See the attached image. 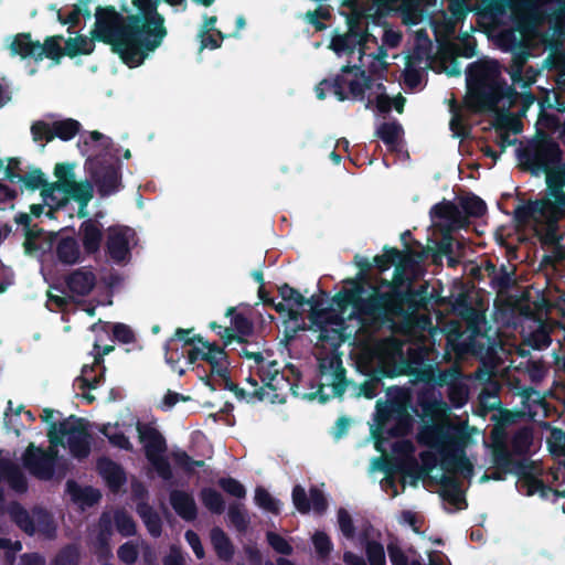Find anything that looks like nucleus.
<instances>
[{
    "label": "nucleus",
    "mask_w": 565,
    "mask_h": 565,
    "mask_svg": "<svg viewBox=\"0 0 565 565\" xmlns=\"http://www.w3.org/2000/svg\"><path fill=\"white\" fill-rule=\"evenodd\" d=\"M134 8L136 12L129 13L126 6L120 11L114 6H97L89 36L77 34L64 40L66 56L90 55L95 43L100 42L109 45L128 67L140 66L159 47L163 31L160 20L150 15L152 10L143 0H134Z\"/></svg>",
    "instance_id": "1"
},
{
    "label": "nucleus",
    "mask_w": 565,
    "mask_h": 565,
    "mask_svg": "<svg viewBox=\"0 0 565 565\" xmlns=\"http://www.w3.org/2000/svg\"><path fill=\"white\" fill-rule=\"evenodd\" d=\"M384 284L388 290L382 291L380 287L372 286L371 292L362 296L359 321L365 327L380 329L393 326L398 318L407 319L420 310H428L434 299L433 289L426 281L417 288L407 286L405 289L387 281Z\"/></svg>",
    "instance_id": "2"
},
{
    "label": "nucleus",
    "mask_w": 565,
    "mask_h": 565,
    "mask_svg": "<svg viewBox=\"0 0 565 565\" xmlns=\"http://www.w3.org/2000/svg\"><path fill=\"white\" fill-rule=\"evenodd\" d=\"M467 104L473 113L494 111L500 102L515 106L518 90L501 77V66L494 60H479L466 70Z\"/></svg>",
    "instance_id": "3"
},
{
    "label": "nucleus",
    "mask_w": 565,
    "mask_h": 565,
    "mask_svg": "<svg viewBox=\"0 0 565 565\" xmlns=\"http://www.w3.org/2000/svg\"><path fill=\"white\" fill-rule=\"evenodd\" d=\"M467 435L462 427L449 420L424 425L417 435L420 445L435 449L440 456V467L448 473L471 478L473 466L465 452Z\"/></svg>",
    "instance_id": "4"
},
{
    "label": "nucleus",
    "mask_w": 565,
    "mask_h": 565,
    "mask_svg": "<svg viewBox=\"0 0 565 565\" xmlns=\"http://www.w3.org/2000/svg\"><path fill=\"white\" fill-rule=\"evenodd\" d=\"M193 329L178 328L174 334L164 344V359L174 372L180 375L184 374L183 369H178V364L183 356V353H178V348L174 345L178 341H183V345H192L194 343L201 344V348L192 347L186 351V361L189 364H194L198 361H204L211 366V374L217 376H225L228 373V355L225 347H220L216 342H209L200 334L189 337Z\"/></svg>",
    "instance_id": "5"
},
{
    "label": "nucleus",
    "mask_w": 565,
    "mask_h": 565,
    "mask_svg": "<svg viewBox=\"0 0 565 565\" xmlns=\"http://www.w3.org/2000/svg\"><path fill=\"white\" fill-rule=\"evenodd\" d=\"M518 158L523 170L533 175L551 173L562 161L563 151L556 140L544 131H540L525 147L518 149Z\"/></svg>",
    "instance_id": "6"
},
{
    "label": "nucleus",
    "mask_w": 565,
    "mask_h": 565,
    "mask_svg": "<svg viewBox=\"0 0 565 565\" xmlns=\"http://www.w3.org/2000/svg\"><path fill=\"white\" fill-rule=\"evenodd\" d=\"M49 441L52 446H65L64 438L71 455L78 459H85L90 454L92 436L88 431L87 420L71 415L58 423H52L47 430Z\"/></svg>",
    "instance_id": "7"
},
{
    "label": "nucleus",
    "mask_w": 565,
    "mask_h": 565,
    "mask_svg": "<svg viewBox=\"0 0 565 565\" xmlns=\"http://www.w3.org/2000/svg\"><path fill=\"white\" fill-rule=\"evenodd\" d=\"M21 459L29 473L39 480L47 481L55 476L64 478L68 471L67 461L60 458L58 450L52 445L47 449H43L31 443Z\"/></svg>",
    "instance_id": "8"
},
{
    "label": "nucleus",
    "mask_w": 565,
    "mask_h": 565,
    "mask_svg": "<svg viewBox=\"0 0 565 565\" xmlns=\"http://www.w3.org/2000/svg\"><path fill=\"white\" fill-rule=\"evenodd\" d=\"M322 84L332 87V93L339 102H363L365 92L373 88V78L361 66L344 65L333 78L322 79Z\"/></svg>",
    "instance_id": "9"
},
{
    "label": "nucleus",
    "mask_w": 565,
    "mask_h": 565,
    "mask_svg": "<svg viewBox=\"0 0 565 565\" xmlns=\"http://www.w3.org/2000/svg\"><path fill=\"white\" fill-rule=\"evenodd\" d=\"M139 440L143 445L145 455L157 475L164 481H171L173 472L167 457L163 456L167 450V443L161 433L147 424H137Z\"/></svg>",
    "instance_id": "10"
},
{
    "label": "nucleus",
    "mask_w": 565,
    "mask_h": 565,
    "mask_svg": "<svg viewBox=\"0 0 565 565\" xmlns=\"http://www.w3.org/2000/svg\"><path fill=\"white\" fill-rule=\"evenodd\" d=\"M82 125L73 118L54 120L52 122L45 120H35L32 122L30 131L34 142H42V149L45 143L53 141L55 138L62 141L72 140L79 131Z\"/></svg>",
    "instance_id": "11"
},
{
    "label": "nucleus",
    "mask_w": 565,
    "mask_h": 565,
    "mask_svg": "<svg viewBox=\"0 0 565 565\" xmlns=\"http://www.w3.org/2000/svg\"><path fill=\"white\" fill-rule=\"evenodd\" d=\"M483 338L477 323H469L468 331L456 330L447 337V344L458 356L482 355L484 343L479 340Z\"/></svg>",
    "instance_id": "12"
},
{
    "label": "nucleus",
    "mask_w": 565,
    "mask_h": 565,
    "mask_svg": "<svg viewBox=\"0 0 565 565\" xmlns=\"http://www.w3.org/2000/svg\"><path fill=\"white\" fill-rule=\"evenodd\" d=\"M291 498L295 508L301 514H307L312 509L316 514L322 515L328 509V500L323 491L317 487L310 488L308 497L303 487L296 484Z\"/></svg>",
    "instance_id": "13"
},
{
    "label": "nucleus",
    "mask_w": 565,
    "mask_h": 565,
    "mask_svg": "<svg viewBox=\"0 0 565 565\" xmlns=\"http://www.w3.org/2000/svg\"><path fill=\"white\" fill-rule=\"evenodd\" d=\"M130 231L127 226L108 227L106 239V253L116 264L126 262L130 256L129 239L127 233Z\"/></svg>",
    "instance_id": "14"
},
{
    "label": "nucleus",
    "mask_w": 565,
    "mask_h": 565,
    "mask_svg": "<svg viewBox=\"0 0 565 565\" xmlns=\"http://www.w3.org/2000/svg\"><path fill=\"white\" fill-rule=\"evenodd\" d=\"M492 461L498 470L503 473L514 472L519 477H524L532 468V461L527 459L514 460L512 452L508 449L505 444H495L492 449Z\"/></svg>",
    "instance_id": "15"
},
{
    "label": "nucleus",
    "mask_w": 565,
    "mask_h": 565,
    "mask_svg": "<svg viewBox=\"0 0 565 565\" xmlns=\"http://www.w3.org/2000/svg\"><path fill=\"white\" fill-rule=\"evenodd\" d=\"M347 23L349 26L348 33L332 39L331 47L337 53H354L356 45L362 44L366 35L361 29L360 15L353 14L348 17Z\"/></svg>",
    "instance_id": "16"
},
{
    "label": "nucleus",
    "mask_w": 565,
    "mask_h": 565,
    "mask_svg": "<svg viewBox=\"0 0 565 565\" xmlns=\"http://www.w3.org/2000/svg\"><path fill=\"white\" fill-rule=\"evenodd\" d=\"M92 178L97 185L100 196H109L121 188V173L115 164H100L93 172Z\"/></svg>",
    "instance_id": "17"
},
{
    "label": "nucleus",
    "mask_w": 565,
    "mask_h": 565,
    "mask_svg": "<svg viewBox=\"0 0 565 565\" xmlns=\"http://www.w3.org/2000/svg\"><path fill=\"white\" fill-rule=\"evenodd\" d=\"M94 355L93 364H85L82 367V373L76 377L75 383L79 390H94L102 381H104L105 365L104 356L98 351L92 352Z\"/></svg>",
    "instance_id": "18"
},
{
    "label": "nucleus",
    "mask_w": 565,
    "mask_h": 565,
    "mask_svg": "<svg viewBox=\"0 0 565 565\" xmlns=\"http://www.w3.org/2000/svg\"><path fill=\"white\" fill-rule=\"evenodd\" d=\"M96 275L92 267H81L74 269L65 277V284L68 290L77 296L89 295L96 286Z\"/></svg>",
    "instance_id": "19"
},
{
    "label": "nucleus",
    "mask_w": 565,
    "mask_h": 565,
    "mask_svg": "<svg viewBox=\"0 0 565 565\" xmlns=\"http://www.w3.org/2000/svg\"><path fill=\"white\" fill-rule=\"evenodd\" d=\"M78 235L86 255L99 252L103 242V225L93 218L85 220L79 225Z\"/></svg>",
    "instance_id": "20"
},
{
    "label": "nucleus",
    "mask_w": 565,
    "mask_h": 565,
    "mask_svg": "<svg viewBox=\"0 0 565 565\" xmlns=\"http://www.w3.org/2000/svg\"><path fill=\"white\" fill-rule=\"evenodd\" d=\"M420 459L424 467H420L415 457H407L397 463L396 470L403 476L412 477L414 479L413 484H416L417 480L424 475H427L436 466V457L430 452H420Z\"/></svg>",
    "instance_id": "21"
},
{
    "label": "nucleus",
    "mask_w": 565,
    "mask_h": 565,
    "mask_svg": "<svg viewBox=\"0 0 565 565\" xmlns=\"http://www.w3.org/2000/svg\"><path fill=\"white\" fill-rule=\"evenodd\" d=\"M97 471L113 492H118L127 481L124 468L110 458H99L97 460Z\"/></svg>",
    "instance_id": "22"
},
{
    "label": "nucleus",
    "mask_w": 565,
    "mask_h": 565,
    "mask_svg": "<svg viewBox=\"0 0 565 565\" xmlns=\"http://www.w3.org/2000/svg\"><path fill=\"white\" fill-rule=\"evenodd\" d=\"M440 484L439 495L458 510L467 509L468 503L461 489V482L455 476L441 475L438 479Z\"/></svg>",
    "instance_id": "23"
},
{
    "label": "nucleus",
    "mask_w": 565,
    "mask_h": 565,
    "mask_svg": "<svg viewBox=\"0 0 565 565\" xmlns=\"http://www.w3.org/2000/svg\"><path fill=\"white\" fill-rule=\"evenodd\" d=\"M170 504L175 513L186 522H192L198 518V507L192 494L183 490H171Z\"/></svg>",
    "instance_id": "24"
},
{
    "label": "nucleus",
    "mask_w": 565,
    "mask_h": 565,
    "mask_svg": "<svg viewBox=\"0 0 565 565\" xmlns=\"http://www.w3.org/2000/svg\"><path fill=\"white\" fill-rule=\"evenodd\" d=\"M40 47V41H33L30 32L15 34L8 46L11 56H20L22 60L33 58L36 62H39Z\"/></svg>",
    "instance_id": "25"
},
{
    "label": "nucleus",
    "mask_w": 565,
    "mask_h": 565,
    "mask_svg": "<svg viewBox=\"0 0 565 565\" xmlns=\"http://www.w3.org/2000/svg\"><path fill=\"white\" fill-rule=\"evenodd\" d=\"M348 282L352 284V288L342 289L333 296L332 301L342 311L345 310L349 306H352L353 313L359 320V307L360 301L362 300V295L364 292V287L359 280L350 279Z\"/></svg>",
    "instance_id": "26"
},
{
    "label": "nucleus",
    "mask_w": 565,
    "mask_h": 565,
    "mask_svg": "<svg viewBox=\"0 0 565 565\" xmlns=\"http://www.w3.org/2000/svg\"><path fill=\"white\" fill-rule=\"evenodd\" d=\"M54 253L57 262L66 266H72L83 260L78 242L73 236L60 238L55 245Z\"/></svg>",
    "instance_id": "27"
},
{
    "label": "nucleus",
    "mask_w": 565,
    "mask_h": 565,
    "mask_svg": "<svg viewBox=\"0 0 565 565\" xmlns=\"http://www.w3.org/2000/svg\"><path fill=\"white\" fill-rule=\"evenodd\" d=\"M226 317H231V324L234 332L233 342L247 343L246 337H250L254 333V323L242 312H237L235 307H228Z\"/></svg>",
    "instance_id": "28"
},
{
    "label": "nucleus",
    "mask_w": 565,
    "mask_h": 565,
    "mask_svg": "<svg viewBox=\"0 0 565 565\" xmlns=\"http://www.w3.org/2000/svg\"><path fill=\"white\" fill-rule=\"evenodd\" d=\"M56 186H64L65 198L73 199L78 205L87 206L94 195V189L88 181L76 182H55Z\"/></svg>",
    "instance_id": "29"
},
{
    "label": "nucleus",
    "mask_w": 565,
    "mask_h": 565,
    "mask_svg": "<svg viewBox=\"0 0 565 565\" xmlns=\"http://www.w3.org/2000/svg\"><path fill=\"white\" fill-rule=\"evenodd\" d=\"M136 512L141 518L148 533L157 539L162 534V520L157 511L146 501L138 502Z\"/></svg>",
    "instance_id": "30"
},
{
    "label": "nucleus",
    "mask_w": 565,
    "mask_h": 565,
    "mask_svg": "<svg viewBox=\"0 0 565 565\" xmlns=\"http://www.w3.org/2000/svg\"><path fill=\"white\" fill-rule=\"evenodd\" d=\"M417 405L422 409V416L435 419L443 416L447 411V404L438 399L434 393L422 392L417 396Z\"/></svg>",
    "instance_id": "31"
},
{
    "label": "nucleus",
    "mask_w": 565,
    "mask_h": 565,
    "mask_svg": "<svg viewBox=\"0 0 565 565\" xmlns=\"http://www.w3.org/2000/svg\"><path fill=\"white\" fill-rule=\"evenodd\" d=\"M430 217L448 221L452 224L462 226L465 217L460 209L451 201L444 200L430 209Z\"/></svg>",
    "instance_id": "32"
},
{
    "label": "nucleus",
    "mask_w": 565,
    "mask_h": 565,
    "mask_svg": "<svg viewBox=\"0 0 565 565\" xmlns=\"http://www.w3.org/2000/svg\"><path fill=\"white\" fill-rule=\"evenodd\" d=\"M63 41L64 36L61 34L46 36L39 49L38 61H42L46 57L55 64H60L62 57L66 56L65 46H61V42Z\"/></svg>",
    "instance_id": "33"
},
{
    "label": "nucleus",
    "mask_w": 565,
    "mask_h": 565,
    "mask_svg": "<svg viewBox=\"0 0 565 565\" xmlns=\"http://www.w3.org/2000/svg\"><path fill=\"white\" fill-rule=\"evenodd\" d=\"M211 543L218 558L228 562L233 558L234 546L227 534L218 526L211 530Z\"/></svg>",
    "instance_id": "34"
},
{
    "label": "nucleus",
    "mask_w": 565,
    "mask_h": 565,
    "mask_svg": "<svg viewBox=\"0 0 565 565\" xmlns=\"http://www.w3.org/2000/svg\"><path fill=\"white\" fill-rule=\"evenodd\" d=\"M9 514L11 520L21 531L30 536L35 534L33 511L30 513L20 503H13L9 509Z\"/></svg>",
    "instance_id": "35"
},
{
    "label": "nucleus",
    "mask_w": 565,
    "mask_h": 565,
    "mask_svg": "<svg viewBox=\"0 0 565 565\" xmlns=\"http://www.w3.org/2000/svg\"><path fill=\"white\" fill-rule=\"evenodd\" d=\"M33 520L35 525V533H40L46 539H53L56 533V525L52 514L44 508H33Z\"/></svg>",
    "instance_id": "36"
},
{
    "label": "nucleus",
    "mask_w": 565,
    "mask_h": 565,
    "mask_svg": "<svg viewBox=\"0 0 565 565\" xmlns=\"http://www.w3.org/2000/svg\"><path fill=\"white\" fill-rule=\"evenodd\" d=\"M533 444V430L529 426H522L511 437V452L515 456H526Z\"/></svg>",
    "instance_id": "37"
},
{
    "label": "nucleus",
    "mask_w": 565,
    "mask_h": 565,
    "mask_svg": "<svg viewBox=\"0 0 565 565\" xmlns=\"http://www.w3.org/2000/svg\"><path fill=\"white\" fill-rule=\"evenodd\" d=\"M534 204L537 218H544L547 225H557L558 221L564 215V212L559 210L555 203H552V200L548 198L535 200Z\"/></svg>",
    "instance_id": "38"
},
{
    "label": "nucleus",
    "mask_w": 565,
    "mask_h": 565,
    "mask_svg": "<svg viewBox=\"0 0 565 565\" xmlns=\"http://www.w3.org/2000/svg\"><path fill=\"white\" fill-rule=\"evenodd\" d=\"M2 475L9 482L10 487L17 492L23 493L28 490V481L21 469L12 463L2 465Z\"/></svg>",
    "instance_id": "39"
},
{
    "label": "nucleus",
    "mask_w": 565,
    "mask_h": 565,
    "mask_svg": "<svg viewBox=\"0 0 565 565\" xmlns=\"http://www.w3.org/2000/svg\"><path fill=\"white\" fill-rule=\"evenodd\" d=\"M41 196L46 205L55 206V210H60L67 204V198L64 194V186H56L55 182H46L41 190Z\"/></svg>",
    "instance_id": "40"
},
{
    "label": "nucleus",
    "mask_w": 565,
    "mask_h": 565,
    "mask_svg": "<svg viewBox=\"0 0 565 565\" xmlns=\"http://www.w3.org/2000/svg\"><path fill=\"white\" fill-rule=\"evenodd\" d=\"M200 499L203 505L214 514H222L225 511V501L222 494L213 488H202Z\"/></svg>",
    "instance_id": "41"
},
{
    "label": "nucleus",
    "mask_w": 565,
    "mask_h": 565,
    "mask_svg": "<svg viewBox=\"0 0 565 565\" xmlns=\"http://www.w3.org/2000/svg\"><path fill=\"white\" fill-rule=\"evenodd\" d=\"M403 128L397 121L383 122L376 129V136L390 148L394 149L397 143Z\"/></svg>",
    "instance_id": "42"
},
{
    "label": "nucleus",
    "mask_w": 565,
    "mask_h": 565,
    "mask_svg": "<svg viewBox=\"0 0 565 565\" xmlns=\"http://www.w3.org/2000/svg\"><path fill=\"white\" fill-rule=\"evenodd\" d=\"M319 373L321 376H330L331 381H347L345 369L342 366L340 358L333 356L319 363Z\"/></svg>",
    "instance_id": "43"
},
{
    "label": "nucleus",
    "mask_w": 565,
    "mask_h": 565,
    "mask_svg": "<svg viewBox=\"0 0 565 565\" xmlns=\"http://www.w3.org/2000/svg\"><path fill=\"white\" fill-rule=\"evenodd\" d=\"M386 395L390 407H392L395 412L408 409L411 403L409 390L398 386H391L387 388Z\"/></svg>",
    "instance_id": "44"
},
{
    "label": "nucleus",
    "mask_w": 565,
    "mask_h": 565,
    "mask_svg": "<svg viewBox=\"0 0 565 565\" xmlns=\"http://www.w3.org/2000/svg\"><path fill=\"white\" fill-rule=\"evenodd\" d=\"M66 486L67 490L76 500H81L89 507L96 504L100 499V492L92 487L82 489L74 480H68Z\"/></svg>",
    "instance_id": "45"
},
{
    "label": "nucleus",
    "mask_w": 565,
    "mask_h": 565,
    "mask_svg": "<svg viewBox=\"0 0 565 565\" xmlns=\"http://www.w3.org/2000/svg\"><path fill=\"white\" fill-rule=\"evenodd\" d=\"M116 530L124 537L137 534V525L134 518L126 510H118L114 514Z\"/></svg>",
    "instance_id": "46"
},
{
    "label": "nucleus",
    "mask_w": 565,
    "mask_h": 565,
    "mask_svg": "<svg viewBox=\"0 0 565 565\" xmlns=\"http://www.w3.org/2000/svg\"><path fill=\"white\" fill-rule=\"evenodd\" d=\"M395 422L394 426L388 429V435L392 437H403L406 436L413 427V418L408 413V409L396 411L395 417L393 418Z\"/></svg>",
    "instance_id": "47"
},
{
    "label": "nucleus",
    "mask_w": 565,
    "mask_h": 565,
    "mask_svg": "<svg viewBox=\"0 0 565 565\" xmlns=\"http://www.w3.org/2000/svg\"><path fill=\"white\" fill-rule=\"evenodd\" d=\"M258 297L265 306L271 307L276 312L280 315L286 313L290 320L298 319L299 312L297 310H295L294 308H288V306L284 302H276L275 299L270 297L269 292L265 289V287L258 288Z\"/></svg>",
    "instance_id": "48"
},
{
    "label": "nucleus",
    "mask_w": 565,
    "mask_h": 565,
    "mask_svg": "<svg viewBox=\"0 0 565 565\" xmlns=\"http://www.w3.org/2000/svg\"><path fill=\"white\" fill-rule=\"evenodd\" d=\"M460 206L465 214L470 217H481L487 212L486 202L476 194L462 198L460 200Z\"/></svg>",
    "instance_id": "49"
},
{
    "label": "nucleus",
    "mask_w": 565,
    "mask_h": 565,
    "mask_svg": "<svg viewBox=\"0 0 565 565\" xmlns=\"http://www.w3.org/2000/svg\"><path fill=\"white\" fill-rule=\"evenodd\" d=\"M81 553L75 544L62 547L52 561L51 565H79Z\"/></svg>",
    "instance_id": "50"
},
{
    "label": "nucleus",
    "mask_w": 565,
    "mask_h": 565,
    "mask_svg": "<svg viewBox=\"0 0 565 565\" xmlns=\"http://www.w3.org/2000/svg\"><path fill=\"white\" fill-rule=\"evenodd\" d=\"M255 503L273 514L280 513V502L275 499L264 487L258 486L255 489Z\"/></svg>",
    "instance_id": "51"
},
{
    "label": "nucleus",
    "mask_w": 565,
    "mask_h": 565,
    "mask_svg": "<svg viewBox=\"0 0 565 565\" xmlns=\"http://www.w3.org/2000/svg\"><path fill=\"white\" fill-rule=\"evenodd\" d=\"M228 520L234 525V527L241 533L245 532L249 524V518L246 511L238 503L230 504Z\"/></svg>",
    "instance_id": "52"
},
{
    "label": "nucleus",
    "mask_w": 565,
    "mask_h": 565,
    "mask_svg": "<svg viewBox=\"0 0 565 565\" xmlns=\"http://www.w3.org/2000/svg\"><path fill=\"white\" fill-rule=\"evenodd\" d=\"M278 295L281 297L284 303L286 302L289 307H302L307 299L300 294L299 290L291 287L287 282L278 287Z\"/></svg>",
    "instance_id": "53"
},
{
    "label": "nucleus",
    "mask_w": 565,
    "mask_h": 565,
    "mask_svg": "<svg viewBox=\"0 0 565 565\" xmlns=\"http://www.w3.org/2000/svg\"><path fill=\"white\" fill-rule=\"evenodd\" d=\"M19 182H22L28 190L35 191L39 189L42 190L47 180L41 169L34 168L26 174H21Z\"/></svg>",
    "instance_id": "54"
},
{
    "label": "nucleus",
    "mask_w": 565,
    "mask_h": 565,
    "mask_svg": "<svg viewBox=\"0 0 565 565\" xmlns=\"http://www.w3.org/2000/svg\"><path fill=\"white\" fill-rule=\"evenodd\" d=\"M365 553L370 565H386L385 551L377 541H367Z\"/></svg>",
    "instance_id": "55"
},
{
    "label": "nucleus",
    "mask_w": 565,
    "mask_h": 565,
    "mask_svg": "<svg viewBox=\"0 0 565 565\" xmlns=\"http://www.w3.org/2000/svg\"><path fill=\"white\" fill-rule=\"evenodd\" d=\"M331 13L328 7L319 6L315 10L307 11L305 14V19L308 23L315 26L317 31H322L326 29V24L320 20H329Z\"/></svg>",
    "instance_id": "56"
},
{
    "label": "nucleus",
    "mask_w": 565,
    "mask_h": 565,
    "mask_svg": "<svg viewBox=\"0 0 565 565\" xmlns=\"http://www.w3.org/2000/svg\"><path fill=\"white\" fill-rule=\"evenodd\" d=\"M217 484L223 491L234 498L243 499L246 497L245 487L238 480L232 477L220 478Z\"/></svg>",
    "instance_id": "57"
},
{
    "label": "nucleus",
    "mask_w": 565,
    "mask_h": 565,
    "mask_svg": "<svg viewBox=\"0 0 565 565\" xmlns=\"http://www.w3.org/2000/svg\"><path fill=\"white\" fill-rule=\"evenodd\" d=\"M550 451L554 456H565V430L553 428L547 440Z\"/></svg>",
    "instance_id": "58"
},
{
    "label": "nucleus",
    "mask_w": 565,
    "mask_h": 565,
    "mask_svg": "<svg viewBox=\"0 0 565 565\" xmlns=\"http://www.w3.org/2000/svg\"><path fill=\"white\" fill-rule=\"evenodd\" d=\"M537 220L534 201L520 204L514 210V221L520 225H526L530 221Z\"/></svg>",
    "instance_id": "59"
},
{
    "label": "nucleus",
    "mask_w": 565,
    "mask_h": 565,
    "mask_svg": "<svg viewBox=\"0 0 565 565\" xmlns=\"http://www.w3.org/2000/svg\"><path fill=\"white\" fill-rule=\"evenodd\" d=\"M266 539L270 547L281 554V555H291L294 552L292 546L289 544V542L282 537L280 534L276 532H267Z\"/></svg>",
    "instance_id": "60"
},
{
    "label": "nucleus",
    "mask_w": 565,
    "mask_h": 565,
    "mask_svg": "<svg viewBox=\"0 0 565 565\" xmlns=\"http://www.w3.org/2000/svg\"><path fill=\"white\" fill-rule=\"evenodd\" d=\"M395 417V411L390 407V403H381L376 404V413H375V422L379 430H383L388 422L393 420Z\"/></svg>",
    "instance_id": "61"
},
{
    "label": "nucleus",
    "mask_w": 565,
    "mask_h": 565,
    "mask_svg": "<svg viewBox=\"0 0 565 565\" xmlns=\"http://www.w3.org/2000/svg\"><path fill=\"white\" fill-rule=\"evenodd\" d=\"M548 194L553 199L552 203L565 213V191L563 189L564 182H556L552 179H547Z\"/></svg>",
    "instance_id": "62"
},
{
    "label": "nucleus",
    "mask_w": 565,
    "mask_h": 565,
    "mask_svg": "<svg viewBox=\"0 0 565 565\" xmlns=\"http://www.w3.org/2000/svg\"><path fill=\"white\" fill-rule=\"evenodd\" d=\"M315 550L320 558H326L332 551V542L324 532H316L312 536Z\"/></svg>",
    "instance_id": "63"
},
{
    "label": "nucleus",
    "mask_w": 565,
    "mask_h": 565,
    "mask_svg": "<svg viewBox=\"0 0 565 565\" xmlns=\"http://www.w3.org/2000/svg\"><path fill=\"white\" fill-rule=\"evenodd\" d=\"M113 338L120 343L128 344L136 340L131 328L125 323L116 322L111 326Z\"/></svg>",
    "instance_id": "64"
}]
</instances>
